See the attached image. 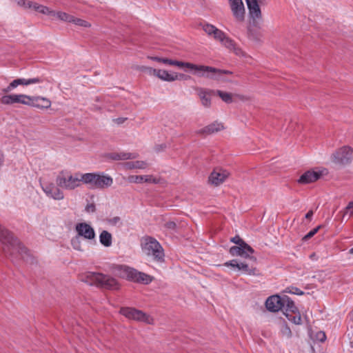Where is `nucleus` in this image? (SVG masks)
I'll return each mask as SVG.
<instances>
[{
    "label": "nucleus",
    "instance_id": "nucleus-1",
    "mask_svg": "<svg viewBox=\"0 0 353 353\" xmlns=\"http://www.w3.org/2000/svg\"><path fill=\"white\" fill-rule=\"evenodd\" d=\"M0 241L3 245V250L6 255H21L23 260L28 261L30 256L28 250L15 239L12 234L0 225Z\"/></svg>",
    "mask_w": 353,
    "mask_h": 353
},
{
    "label": "nucleus",
    "instance_id": "nucleus-2",
    "mask_svg": "<svg viewBox=\"0 0 353 353\" xmlns=\"http://www.w3.org/2000/svg\"><path fill=\"white\" fill-rule=\"evenodd\" d=\"M84 174L75 172L72 174L69 171H61L56 178V183L59 188L72 190L80 187L81 183H84Z\"/></svg>",
    "mask_w": 353,
    "mask_h": 353
},
{
    "label": "nucleus",
    "instance_id": "nucleus-3",
    "mask_svg": "<svg viewBox=\"0 0 353 353\" xmlns=\"http://www.w3.org/2000/svg\"><path fill=\"white\" fill-rule=\"evenodd\" d=\"M143 252L157 262L164 261V251L161 244L153 237L145 236L141 240Z\"/></svg>",
    "mask_w": 353,
    "mask_h": 353
},
{
    "label": "nucleus",
    "instance_id": "nucleus-4",
    "mask_svg": "<svg viewBox=\"0 0 353 353\" xmlns=\"http://www.w3.org/2000/svg\"><path fill=\"white\" fill-rule=\"evenodd\" d=\"M84 183L93 189H105L113 183V179L103 172H92L84 174Z\"/></svg>",
    "mask_w": 353,
    "mask_h": 353
},
{
    "label": "nucleus",
    "instance_id": "nucleus-5",
    "mask_svg": "<svg viewBox=\"0 0 353 353\" xmlns=\"http://www.w3.org/2000/svg\"><path fill=\"white\" fill-rule=\"evenodd\" d=\"M85 281L89 285H95L106 289H116L118 285V283L115 279L108 275L96 272H88Z\"/></svg>",
    "mask_w": 353,
    "mask_h": 353
},
{
    "label": "nucleus",
    "instance_id": "nucleus-6",
    "mask_svg": "<svg viewBox=\"0 0 353 353\" xmlns=\"http://www.w3.org/2000/svg\"><path fill=\"white\" fill-rule=\"evenodd\" d=\"M331 160L339 165L350 164L353 160V148L348 145L339 148L331 155Z\"/></svg>",
    "mask_w": 353,
    "mask_h": 353
},
{
    "label": "nucleus",
    "instance_id": "nucleus-7",
    "mask_svg": "<svg viewBox=\"0 0 353 353\" xmlns=\"http://www.w3.org/2000/svg\"><path fill=\"white\" fill-rule=\"evenodd\" d=\"M120 313L126 318L134 321L144 322L147 324H153L154 319L150 316L144 313L141 310L133 307H122Z\"/></svg>",
    "mask_w": 353,
    "mask_h": 353
},
{
    "label": "nucleus",
    "instance_id": "nucleus-8",
    "mask_svg": "<svg viewBox=\"0 0 353 353\" xmlns=\"http://www.w3.org/2000/svg\"><path fill=\"white\" fill-rule=\"evenodd\" d=\"M261 1V0H246L252 23L258 28H260L263 22L262 14L259 6V2Z\"/></svg>",
    "mask_w": 353,
    "mask_h": 353
},
{
    "label": "nucleus",
    "instance_id": "nucleus-9",
    "mask_svg": "<svg viewBox=\"0 0 353 353\" xmlns=\"http://www.w3.org/2000/svg\"><path fill=\"white\" fill-rule=\"evenodd\" d=\"M327 174L325 168H315L303 173L299 179V183L307 184L319 180L322 176Z\"/></svg>",
    "mask_w": 353,
    "mask_h": 353
},
{
    "label": "nucleus",
    "instance_id": "nucleus-10",
    "mask_svg": "<svg viewBox=\"0 0 353 353\" xmlns=\"http://www.w3.org/2000/svg\"><path fill=\"white\" fill-rule=\"evenodd\" d=\"M43 82V79L41 77H34L30 79H17L13 80L7 88H4L3 90V92H10L12 91L14 88H17L18 85H28L30 84H35V83H41Z\"/></svg>",
    "mask_w": 353,
    "mask_h": 353
},
{
    "label": "nucleus",
    "instance_id": "nucleus-11",
    "mask_svg": "<svg viewBox=\"0 0 353 353\" xmlns=\"http://www.w3.org/2000/svg\"><path fill=\"white\" fill-rule=\"evenodd\" d=\"M43 191L47 196L52 198L54 200H63L64 199L63 192L59 189V187L56 186L52 183H43L41 185Z\"/></svg>",
    "mask_w": 353,
    "mask_h": 353
},
{
    "label": "nucleus",
    "instance_id": "nucleus-12",
    "mask_svg": "<svg viewBox=\"0 0 353 353\" xmlns=\"http://www.w3.org/2000/svg\"><path fill=\"white\" fill-rule=\"evenodd\" d=\"M234 17L237 21L242 22L245 19V7L242 0H228Z\"/></svg>",
    "mask_w": 353,
    "mask_h": 353
},
{
    "label": "nucleus",
    "instance_id": "nucleus-13",
    "mask_svg": "<svg viewBox=\"0 0 353 353\" xmlns=\"http://www.w3.org/2000/svg\"><path fill=\"white\" fill-rule=\"evenodd\" d=\"M202 74L203 75L201 77L219 80L221 79L223 74H231L232 72L229 70L216 69L210 66L203 65Z\"/></svg>",
    "mask_w": 353,
    "mask_h": 353
},
{
    "label": "nucleus",
    "instance_id": "nucleus-14",
    "mask_svg": "<svg viewBox=\"0 0 353 353\" xmlns=\"http://www.w3.org/2000/svg\"><path fill=\"white\" fill-rule=\"evenodd\" d=\"M76 231L77 236L83 237L85 239L92 240L95 237L94 229L86 223H80L76 225Z\"/></svg>",
    "mask_w": 353,
    "mask_h": 353
},
{
    "label": "nucleus",
    "instance_id": "nucleus-15",
    "mask_svg": "<svg viewBox=\"0 0 353 353\" xmlns=\"http://www.w3.org/2000/svg\"><path fill=\"white\" fill-rule=\"evenodd\" d=\"M265 306L270 312H278L285 307L283 297H281L279 295L271 296L266 300Z\"/></svg>",
    "mask_w": 353,
    "mask_h": 353
},
{
    "label": "nucleus",
    "instance_id": "nucleus-16",
    "mask_svg": "<svg viewBox=\"0 0 353 353\" xmlns=\"http://www.w3.org/2000/svg\"><path fill=\"white\" fill-rule=\"evenodd\" d=\"M196 90L201 105L206 108H210L212 105V95L215 93V91L203 88H197Z\"/></svg>",
    "mask_w": 353,
    "mask_h": 353
},
{
    "label": "nucleus",
    "instance_id": "nucleus-17",
    "mask_svg": "<svg viewBox=\"0 0 353 353\" xmlns=\"http://www.w3.org/2000/svg\"><path fill=\"white\" fill-rule=\"evenodd\" d=\"M227 267H232L237 268L239 270L242 271L243 272L250 274V275H255L256 268H250L249 265L245 262L239 261L236 259L231 260L228 262L225 263L224 264Z\"/></svg>",
    "mask_w": 353,
    "mask_h": 353
},
{
    "label": "nucleus",
    "instance_id": "nucleus-18",
    "mask_svg": "<svg viewBox=\"0 0 353 353\" xmlns=\"http://www.w3.org/2000/svg\"><path fill=\"white\" fill-rule=\"evenodd\" d=\"M134 268L124 265H117L113 268V273L121 278L132 281Z\"/></svg>",
    "mask_w": 353,
    "mask_h": 353
},
{
    "label": "nucleus",
    "instance_id": "nucleus-19",
    "mask_svg": "<svg viewBox=\"0 0 353 353\" xmlns=\"http://www.w3.org/2000/svg\"><path fill=\"white\" fill-rule=\"evenodd\" d=\"M157 77L161 80L172 82L180 79H187V77L183 74H177L176 72H169L165 70H158Z\"/></svg>",
    "mask_w": 353,
    "mask_h": 353
},
{
    "label": "nucleus",
    "instance_id": "nucleus-20",
    "mask_svg": "<svg viewBox=\"0 0 353 353\" xmlns=\"http://www.w3.org/2000/svg\"><path fill=\"white\" fill-rule=\"evenodd\" d=\"M229 173L226 170L221 169L214 170L209 176V182L217 186L225 181L228 178Z\"/></svg>",
    "mask_w": 353,
    "mask_h": 353
},
{
    "label": "nucleus",
    "instance_id": "nucleus-21",
    "mask_svg": "<svg viewBox=\"0 0 353 353\" xmlns=\"http://www.w3.org/2000/svg\"><path fill=\"white\" fill-rule=\"evenodd\" d=\"M230 253L232 256H240L253 261L256 260L254 256H251V254L254 253V250L252 249V251L247 250L246 246H244V245L231 247Z\"/></svg>",
    "mask_w": 353,
    "mask_h": 353
},
{
    "label": "nucleus",
    "instance_id": "nucleus-22",
    "mask_svg": "<svg viewBox=\"0 0 353 353\" xmlns=\"http://www.w3.org/2000/svg\"><path fill=\"white\" fill-rule=\"evenodd\" d=\"M173 63L172 65H175L179 68H183L185 67L188 69H190L193 71V74L201 77L203 75L202 70H203V66L202 65H196L193 64L189 62H183L179 61L173 60Z\"/></svg>",
    "mask_w": 353,
    "mask_h": 353
},
{
    "label": "nucleus",
    "instance_id": "nucleus-23",
    "mask_svg": "<svg viewBox=\"0 0 353 353\" xmlns=\"http://www.w3.org/2000/svg\"><path fill=\"white\" fill-rule=\"evenodd\" d=\"M105 157L107 159L113 161H123L136 159L137 157V154L135 153L119 152L108 153L105 155Z\"/></svg>",
    "mask_w": 353,
    "mask_h": 353
},
{
    "label": "nucleus",
    "instance_id": "nucleus-24",
    "mask_svg": "<svg viewBox=\"0 0 353 353\" xmlns=\"http://www.w3.org/2000/svg\"><path fill=\"white\" fill-rule=\"evenodd\" d=\"M128 181L130 183H157L159 182V180L153 177L152 175H132L128 177Z\"/></svg>",
    "mask_w": 353,
    "mask_h": 353
},
{
    "label": "nucleus",
    "instance_id": "nucleus-25",
    "mask_svg": "<svg viewBox=\"0 0 353 353\" xmlns=\"http://www.w3.org/2000/svg\"><path fill=\"white\" fill-rule=\"evenodd\" d=\"M31 106L41 108L48 109L51 106L50 99L43 97H32L31 99Z\"/></svg>",
    "mask_w": 353,
    "mask_h": 353
},
{
    "label": "nucleus",
    "instance_id": "nucleus-26",
    "mask_svg": "<svg viewBox=\"0 0 353 353\" xmlns=\"http://www.w3.org/2000/svg\"><path fill=\"white\" fill-rule=\"evenodd\" d=\"M224 128L221 123L215 121L198 131L199 134H211L222 130Z\"/></svg>",
    "mask_w": 353,
    "mask_h": 353
},
{
    "label": "nucleus",
    "instance_id": "nucleus-27",
    "mask_svg": "<svg viewBox=\"0 0 353 353\" xmlns=\"http://www.w3.org/2000/svg\"><path fill=\"white\" fill-rule=\"evenodd\" d=\"M152 281V277L143 272L134 270L132 281L141 283L143 284H148Z\"/></svg>",
    "mask_w": 353,
    "mask_h": 353
},
{
    "label": "nucleus",
    "instance_id": "nucleus-28",
    "mask_svg": "<svg viewBox=\"0 0 353 353\" xmlns=\"http://www.w3.org/2000/svg\"><path fill=\"white\" fill-rule=\"evenodd\" d=\"M27 5L28 6V8H32L34 10H36L40 13L47 14L51 17H52V13H53L54 10H51L49 8H48L45 6L39 5L37 3L32 2V1L28 2Z\"/></svg>",
    "mask_w": 353,
    "mask_h": 353
},
{
    "label": "nucleus",
    "instance_id": "nucleus-29",
    "mask_svg": "<svg viewBox=\"0 0 353 353\" xmlns=\"http://www.w3.org/2000/svg\"><path fill=\"white\" fill-rule=\"evenodd\" d=\"M99 241L105 247L111 246L112 243V234L106 230H103L99 235Z\"/></svg>",
    "mask_w": 353,
    "mask_h": 353
},
{
    "label": "nucleus",
    "instance_id": "nucleus-30",
    "mask_svg": "<svg viewBox=\"0 0 353 353\" xmlns=\"http://www.w3.org/2000/svg\"><path fill=\"white\" fill-rule=\"evenodd\" d=\"M52 19H59L62 21L72 23L73 21L74 16L70 15L66 12L61 11H54L52 13Z\"/></svg>",
    "mask_w": 353,
    "mask_h": 353
},
{
    "label": "nucleus",
    "instance_id": "nucleus-31",
    "mask_svg": "<svg viewBox=\"0 0 353 353\" xmlns=\"http://www.w3.org/2000/svg\"><path fill=\"white\" fill-rule=\"evenodd\" d=\"M14 103H18L31 106V99L32 97L23 94H14Z\"/></svg>",
    "mask_w": 353,
    "mask_h": 353
},
{
    "label": "nucleus",
    "instance_id": "nucleus-32",
    "mask_svg": "<svg viewBox=\"0 0 353 353\" xmlns=\"http://www.w3.org/2000/svg\"><path fill=\"white\" fill-rule=\"evenodd\" d=\"M127 169H145L148 167V163L143 161H137L134 162H128L125 164Z\"/></svg>",
    "mask_w": 353,
    "mask_h": 353
},
{
    "label": "nucleus",
    "instance_id": "nucleus-33",
    "mask_svg": "<svg viewBox=\"0 0 353 353\" xmlns=\"http://www.w3.org/2000/svg\"><path fill=\"white\" fill-rule=\"evenodd\" d=\"M286 318L291 322L294 323L296 325H300L301 323V317L299 312L297 311L294 312H284Z\"/></svg>",
    "mask_w": 353,
    "mask_h": 353
},
{
    "label": "nucleus",
    "instance_id": "nucleus-34",
    "mask_svg": "<svg viewBox=\"0 0 353 353\" xmlns=\"http://www.w3.org/2000/svg\"><path fill=\"white\" fill-rule=\"evenodd\" d=\"M283 302H285V312H290L293 313L296 311H297V308L294 305V303L290 299V298L287 296H283Z\"/></svg>",
    "mask_w": 353,
    "mask_h": 353
},
{
    "label": "nucleus",
    "instance_id": "nucleus-35",
    "mask_svg": "<svg viewBox=\"0 0 353 353\" xmlns=\"http://www.w3.org/2000/svg\"><path fill=\"white\" fill-rule=\"evenodd\" d=\"M215 93L226 103H231L233 101L232 94L223 92L221 90H216Z\"/></svg>",
    "mask_w": 353,
    "mask_h": 353
},
{
    "label": "nucleus",
    "instance_id": "nucleus-36",
    "mask_svg": "<svg viewBox=\"0 0 353 353\" xmlns=\"http://www.w3.org/2000/svg\"><path fill=\"white\" fill-rule=\"evenodd\" d=\"M71 245L74 250H79V251L82 250L81 238L77 235L74 236L71 239Z\"/></svg>",
    "mask_w": 353,
    "mask_h": 353
},
{
    "label": "nucleus",
    "instance_id": "nucleus-37",
    "mask_svg": "<svg viewBox=\"0 0 353 353\" xmlns=\"http://www.w3.org/2000/svg\"><path fill=\"white\" fill-rule=\"evenodd\" d=\"M137 70H139L141 72H145L146 74H148L150 76H154V77L157 76V70H158L157 69H154L151 67L143 66V65L138 66Z\"/></svg>",
    "mask_w": 353,
    "mask_h": 353
},
{
    "label": "nucleus",
    "instance_id": "nucleus-38",
    "mask_svg": "<svg viewBox=\"0 0 353 353\" xmlns=\"http://www.w3.org/2000/svg\"><path fill=\"white\" fill-rule=\"evenodd\" d=\"M14 94L4 95L1 98V103L4 105L14 104Z\"/></svg>",
    "mask_w": 353,
    "mask_h": 353
},
{
    "label": "nucleus",
    "instance_id": "nucleus-39",
    "mask_svg": "<svg viewBox=\"0 0 353 353\" xmlns=\"http://www.w3.org/2000/svg\"><path fill=\"white\" fill-rule=\"evenodd\" d=\"M231 241L237 245H244L246 246L247 250L252 251V248L248 245L243 239H241L239 236H235L234 237L231 239Z\"/></svg>",
    "mask_w": 353,
    "mask_h": 353
},
{
    "label": "nucleus",
    "instance_id": "nucleus-40",
    "mask_svg": "<svg viewBox=\"0 0 353 353\" xmlns=\"http://www.w3.org/2000/svg\"><path fill=\"white\" fill-rule=\"evenodd\" d=\"M248 38L254 41H259L261 40V34L259 32H255L252 29L248 30Z\"/></svg>",
    "mask_w": 353,
    "mask_h": 353
},
{
    "label": "nucleus",
    "instance_id": "nucleus-41",
    "mask_svg": "<svg viewBox=\"0 0 353 353\" xmlns=\"http://www.w3.org/2000/svg\"><path fill=\"white\" fill-rule=\"evenodd\" d=\"M72 23L77 26L83 27V28H90L91 26V24L89 22H88L87 21H85L81 19L76 18L75 17H74L73 21Z\"/></svg>",
    "mask_w": 353,
    "mask_h": 353
},
{
    "label": "nucleus",
    "instance_id": "nucleus-42",
    "mask_svg": "<svg viewBox=\"0 0 353 353\" xmlns=\"http://www.w3.org/2000/svg\"><path fill=\"white\" fill-rule=\"evenodd\" d=\"M346 215H349L350 217L353 215V201H350L344 209L343 217Z\"/></svg>",
    "mask_w": 353,
    "mask_h": 353
},
{
    "label": "nucleus",
    "instance_id": "nucleus-43",
    "mask_svg": "<svg viewBox=\"0 0 353 353\" xmlns=\"http://www.w3.org/2000/svg\"><path fill=\"white\" fill-rule=\"evenodd\" d=\"M213 36L215 39L219 40V41L221 42L222 40L225 39V34L223 31L216 28V30L213 34Z\"/></svg>",
    "mask_w": 353,
    "mask_h": 353
},
{
    "label": "nucleus",
    "instance_id": "nucleus-44",
    "mask_svg": "<svg viewBox=\"0 0 353 353\" xmlns=\"http://www.w3.org/2000/svg\"><path fill=\"white\" fill-rule=\"evenodd\" d=\"M281 332L282 335L286 336L287 338H290L292 336L290 328L285 324L282 326Z\"/></svg>",
    "mask_w": 353,
    "mask_h": 353
},
{
    "label": "nucleus",
    "instance_id": "nucleus-45",
    "mask_svg": "<svg viewBox=\"0 0 353 353\" xmlns=\"http://www.w3.org/2000/svg\"><path fill=\"white\" fill-rule=\"evenodd\" d=\"M216 28L210 24H206L203 26V30L209 35H213Z\"/></svg>",
    "mask_w": 353,
    "mask_h": 353
},
{
    "label": "nucleus",
    "instance_id": "nucleus-46",
    "mask_svg": "<svg viewBox=\"0 0 353 353\" xmlns=\"http://www.w3.org/2000/svg\"><path fill=\"white\" fill-rule=\"evenodd\" d=\"M221 43L228 48L232 49V48H234V43L232 40L226 36L225 37V39L222 40Z\"/></svg>",
    "mask_w": 353,
    "mask_h": 353
},
{
    "label": "nucleus",
    "instance_id": "nucleus-47",
    "mask_svg": "<svg viewBox=\"0 0 353 353\" xmlns=\"http://www.w3.org/2000/svg\"><path fill=\"white\" fill-rule=\"evenodd\" d=\"M285 292L290 293V294H297V295H303L304 294V292L303 291H301L300 289L295 288V287L288 288L285 290Z\"/></svg>",
    "mask_w": 353,
    "mask_h": 353
},
{
    "label": "nucleus",
    "instance_id": "nucleus-48",
    "mask_svg": "<svg viewBox=\"0 0 353 353\" xmlns=\"http://www.w3.org/2000/svg\"><path fill=\"white\" fill-rule=\"evenodd\" d=\"M315 340L321 343L324 342L326 340V335L325 332L322 331L317 332L315 335Z\"/></svg>",
    "mask_w": 353,
    "mask_h": 353
},
{
    "label": "nucleus",
    "instance_id": "nucleus-49",
    "mask_svg": "<svg viewBox=\"0 0 353 353\" xmlns=\"http://www.w3.org/2000/svg\"><path fill=\"white\" fill-rule=\"evenodd\" d=\"M321 228V226H318L315 228H314L313 230H312L310 232H309L304 237H303V239L304 240H307L309 239H310L311 237H312L315 234L317 233V232L319 231V228Z\"/></svg>",
    "mask_w": 353,
    "mask_h": 353
},
{
    "label": "nucleus",
    "instance_id": "nucleus-50",
    "mask_svg": "<svg viewBox=\"0 0 353 353\" xmlns=\"http://www.w3.org/2000/svg\"><path fill=\"white\" fill-rule=\"evenodd\" d=\"M234 53L236 54V55H239V56H244L245 55V53L242 51V50L239 48V47H236L235 45H234V48H232Z\"/></svg>",
    "mask_w": 353,
    "mask_h": 353
},
{
    "label": "nucleus",
    "instance_id": "nucleus-51",
    "mask_svg": "<svg viewBox=\"0 0 353 353\" xmlns=\"http://www.w3.org/2000/svg\"><path fill=\"white\" fill-rule=\"evenodd\" d=\"M85 210L88 212H94L95 211V205L93 203L88 204Z\"/></svg>",
    "mask_w": 353,
    "mask_h": 353
},
{
    "label": "nucleus",
    "instance_id": "nucleus-52",
    "mask_svg": "<svg viewBox=\"0 0 353 353\" xmlns=\"http://www.w3.org/2000/svg\"><path fill=\"white\" fill-rule=\"evenodd\" d=\"M109 222L111 223V224H113V225H117L118 223H120L121 222V219L120 217L119 216H115V217H113L112 219H111Z\"/></svg>",
    "mask_w": 353,
    "mask_h": 353
},
{
    "label": "nucleus",
    "instance_id": "nucleus-53",
    "mask_svg": "<svg viewBox=\"0 0 353 353\" xmlns=\"http://www.w3.org/2000/svg\"><path fill=\"white\" fill-rule=\"evenodd\" d=\"M176 223L173 221H169L165 223V227L168 229L174 230L176 228Z\"/></svg>",
    "mask_w": 353,
    "mask_h": 353
},
{
    "label": "nucleus",
    "instance_id": "nucleus-54",
    "mask_svg": "<svg viewBox=\"0 0 353 353\" xmlns=\"http://www.w3.org/2000/svg\"><path fill=\"white\" fill-rule=\"evenodd\" d=\"M26 0H17V3L19 6L24 7V8H28Z\"/></svg>",
    "mask_w": 353,
    "mask_h": 353
},
{
    "label": "nucleus",
    "instance_id": "nucleus-55",
    "mask_svg": "<svg viewBox=\"0 0 353 353\" xmlns=\"http://www.w3.org/2000/svg\"><path fill=\"white\" fill-rule=\"evenodd\" d=\"M173 60L172 59H167V58H162L161 59V63H163L164 64H168V65H172V63H173Z\"/></svg>",
    "mask_w": 353,
    "mask_h": 353
},
{
    "label": "nucleus",
    "instance_id": "nucleus-56",
    "mask_svg": "<svg viewBox=\"0 0 353 353\" xmlns=\"http://www.w3.org/2000/svg\"><path fill=\"white\" fill-rule=\"evenodd\" d=\"M148 59H149L150 60H152V61H155L161 63L162 58L158 57H150V56H149V57H148Z\"/></svg>",
    "mask_w": 353,
    "mask_h": 353
},
{
    "label": "nucleus",
    "instance_id": "nucleus-57",
    "mask_svg": "<svg viewBox=\"0 0 353 353\" xmlns=\"http://www.w3.org/2000/svg\"><path fill=\"white\" fill-rule=\"evenodd\" d=\"M312 216H313V211L312 210H310L305 214V218L307 219H311Z\"/></svg>",
    "mask_w": 353,
    "mask_h": 353
},
{
    "label": "nucleus",
    "instance_id": "nucleus-58",
    "mask_svg": "<svg viewBox=\"0 0 353 353\" xmlns=\"http://www.w3.org/2000/svg\"><path fill=\"white\" fill-rule=\"evenodd\" d=\"M349 252L353 254V248L350 250Z\"/></svg>",
    "mask_w": 353,
    "mask_h": 353
}]
</instances>
